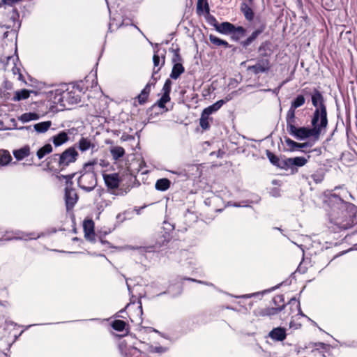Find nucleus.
Returning <instances> with one entry per match:
<instances>
[{"mask_svg":"<svg viewBox=\"0 0 357 357\" xmlns=\"http://www.w3.org/2000/svg\"><path fill=\"white\" fill-rule=\"evenodd\" d=\"M225 103V100L224 99L218 100L213 105L206 107L203 112H204V115L210 116L213 113L217 112L221 107Z\"/></svg>","mask_w":357,"mask_h":357,"instance_id":"25","label":"nucleus"},{"mask_svg":"<svg viewBox=\"0 0 357 357\" xmlns=\"http://www.w3.org/2000/svg\"><path fill=\"white\" fill-rule=\"evenodd\" d=\"M83 229L84 231V237L85 238L91 242H96V236H97L100 241V242L105 245H109V243L107 241H105L102 238L101 235H98L95 234L94 231V222L91 219H86L83 222Z\"/></svg>","mask_w":357,"mask_h":357,"instance_id":"8","label":"nucleus"},{"mask_svg":"<svg viewBox=\"0 0 357 357\" xmlns=\"http://www.w3.org/2000/svg\"><path fill=\"white\" fill-rule=\"evenodd\" d=\"M128 192L127 190L123 191L122 189L119 190V192L117 193L118 195H124Z\"/></svg>","mask_w":357,"mask_h":357,"instance_id":"62","label":"nucleus"},{"mask_svg":"<svg viewBox=\"0 0 357 357\" xmlns=\"http://www.w3.org/2000/svg\"><path fill=\"white\" fill-rule=\"evenodd\" d=\"M75 174H71L68 175H63L62 177L66 180V187L69 186L70 188H72L73 185V181L72 179L75 176Z\"/></svg>","mask_w":357,"mask_h":357,"instance_id":"51","label":"nucleus"},{"mask_svg":"<svg viewBox=\"0 0 357 357\" xmlns=\"http://www.w3.org/2000/svg\"><path fill=\"white\" fill-rule=\"evenodd\" d=\"M7 61L9 62L12 61L14 63L15 59L12 56H8L6 57Z\"/></svg>","mask_w":357,"mask_h":357,"instance_id":"64","label":"nucleus"},{"mask_svg":"<svg viewBox=\"0 0 357 357\" xmlns=\"http://www.w3.org/2000/svg\"><path fill=\"white\" fill-rule=\"evenodd\" d=\"M73 146H75L76 149H78L82 153L91 150L93 153L97 151L96 144L89 137H82Z\"/></svg>","mask_w":357,"mask_h":357,"instance_id":"10","label":"nucleus"},{"mask_svg":"<svg viewBox=\"0 0 357 357\" xmlns=\"http://www.w3.org/2000/svg\"><path fill=\"white\" fill-rule=\"evenodd\" d=\"M289 305H295L296 308H297L298 311V314L302 316V317H307L305 314H303V312H302L301 309V305H300V302L298 301H297L296 299V298H291V300L289 301L288 303Z\"/></svg>","mask_w":357,"mask_h":357,"instance_id":"45","label":"nucleus"},{"mask_svg":"<svg viewBox=\"0 0 357 357\" xmlns=\"http://www.w3.org/2000/svg\"><path fill=\"white\" fill-rule=\"evenodd\" d=\"M266 154L271 164L278 166L280 158L269 150H266Z\"/></svg>","mask_w":357,"mask_h":357,"instance_id":"41","label":"nucleus"},{"mask_svg":"<svg viewBox=\"0 0 357 357\" xmlns=\"http://www.w3.org/2000/svg\"><path fill=\"white\" fill-rule=\"evenodd\" d=\"M236 30L240 32L243 31V29L236 27V25L229 22H223L220 23L216 29V31L218 33L224 35H229L231 33Z\"/></svg>","mask_w":357,"mask_h":357,"instance_id":"15","label":"nucleus"},{"mask_svg":"<svg viewBox=\"0 0 357 357\" xmlns=\"http://www.w3.org/2000/svg\"><path fill=\"white\" fill-rule=\"evenodd\" d=\"M233 206H234V207H241V206L248 207V206H248V205H241V204H239V203H234V204H233Z\"/></svg>","mask_w":357,"mask_h":357,"instance_id":"61","label":"nucleus"},{"mask_svg":"<svg viewBox=\"0 0 357 357\" xmlns=\"http://www.w3.org/2000/svg\"><path fill=\"white\" fill-rule=\"evenodd\" d=\"M12 70H13V74H17L18 73L19 74V79H21L22 75V74L20 73V69L18 68H17L15 66L12 68Z\"/></svg>","mask_w":357,"mask_h":357,"instance_id":"58","label":"nucleus"},{"mask_svg":"<svg viewBox=\"0 0 357 357\" xmlns=\"http://www.w3.org/2000/svg\"><path fill=\"white\" fill-rule=\"evenodd\" d=\"M165 52H166L165 50L163 49L162 50V52L161 53V58H162L161 66L159 67L158 69H153V70L151 77L150 80L147 83V84H149L151 87H154L155 86L158 79L160 78V76H156V75H158V72L160 70L161 67L163 66L164 64H165Z\"/></svg>","mask_w":357,"mask_h":357,"instance_id":"22","label":"nucleus"},{"mask_svg":"<svg viewBox=\"0 0 357 357\" xmlns=\"http://www.w3.org/2000/svg\"><path fill=\"white\" fill-rule=\"evenodd\" d=\"M287 130L288 133L297 140H305L312 137L314 141V135L309 127L296 126V118H286Z\"/></svg>","mask_w":357,"mask_h":357,"instance_id":"4","label":"nucleus"},{"mask_svg":"<svg viewBox=\"0 0 357 357\" xmlns=\"http://www.w3.org/2000/svg\"><path fill=\"white\" fill-rule=\"evenodd\" d=\"M184 280L192 281V282H197V283H199V284H206V285H208V286H213V284L212 283L204 282V281H202V280H198L190 278H185Z\"/></svg>","mask_w":357,"mask_h":357,"instance_id":"54","label":"nucleus"},{"mask_svg":"<svg viewBox=\"0 0 357 357\" xmlns=\"http://www.w3.org/2000/svg\"><path fill=\"white\" fill-rule=\"evenodd\" d=\"M236 27L241 28L243 29V31L239 32L236 30L234 32L231 33L229 35H231V38L232 40L240 43L241 38H242L246 35L247 29L243 26H236Z\"/></svg>","mask_w":357,"mask_h":357,"instance_id":"34","label":"nucleus"},{"mask_svg":"<svg viewBox=\"0 0 357 357\" xmlns=\"http://www.w3.org/2000/svg\"><path fill=\"white\" fill-rule=\"evenodd\" d=\"M73 90H75L76 91L83 92L84 91V88L81 86V84H78L73 86Z\"/></svg>","mask_w":357,"mask_h":357,"instance_id":"57","label":"nucleus"},{"mask_svg":"<svg viewBox=\"0 0 357 357\" xmlns=\"http://www.w3.org/2000/svg\"><path fill=\"white\" fill-rule=\"evenodd\" d=\"M98 165L102 167H108L109 166V162L104 159L98 160Z\"/></svg>","mask_w":357,"mask_h":357,"instance_id":"55","label":"nucleus"},{"mask_svg":"<svg viewBox=\"0 0 357 357\" xmlns=\"http://www.w3.org/2000/svg\"><path fill=\"white\" fill-rule=\"evenodd\" d=\"M270 46L271 42L269 40H265L261 43L260 45L257 47L259 58L268 59V57H270L271 54Z\"/></svg>","mask_w":357,"mask_h":357,"instance_id":"20","label":"nucleus"},{"mask_svg":"<svg viewBox=\"0 0 357 357\" xmlns=\"http://www.w3.org/2000/svg\"><path fill=\"white\" fill-rule=\"evenodd\" d=\"M167 349L166 347L158 346V347H154L152 349V351L158 353V354H162L166 352Z\"/></svg>","mask_w":357,"mask_h":357,"instance_id":"52","label":"nucleus"},{"mask_svg":"<svg viewBox=\"0 0 357 357\" xmlns=\"http://www.w3.org/2000/svg\"><path fill=\"white\" fill-rule=\"evenodd\" d=\"M171 181L166 178H160L156 181L155 188L159 191H165L169 188Z\"/></svg>","mask_w":357,"mask_h":357,"instance_id":"30","label":"nucleus"},{"mask_svg":"<svg viewBox=\"0 0 357 357\" xmlns=\"http://www.w3.org/2000/svg\"><path fill=\"white\" fill-rule=\"evenodd\" d=\"M170 99V96L162 95L161 98L157 101V105L160 108L165 109L166 103L169 102Z\"/></svg>","mask_w":357,"mask_h":357,"instance_id":"46","label":"nucleus"},{"mask_svg":"<svg viewBox=\"0 0 357 357\" xmlns=\"http://www.w3.org/2000/svg\"><path fill=\"white\" fill-rule=\"evenodd\" d=\"M284 142L290 151H294L296 150L311 147L312 146L310 142L298 143L287 137H284Z\"/></svg>","mask_w":357,"mask_h":357,"instance_id":"18","label":"nucleus"},{"mask_svg":"<svg viewBox=\"0 0 357 357\" xmlns=\"http://www.w3.org/2000/svg\"><path fill=\"white\" fill-rule=\"evenodd\" d=\"M22 0H2V3L8 6H13L15 3L21 1Z\"/></svg>","mask_w":357,"mask_h":357,"instance_id":"56","label":"nucleus"},{"mask_svg":"<svg viewBox=\"0 0 357 357\" xmlns=\"http://www.w3.org/2000/svg\"><path fill=\"white\" fill-rule=\"evenodd\" d=\"M30 154V147L28 145L13 151V155L17 160H22Z\"/></svg>","mask_w":357,"mask_h":357,"instance_id":"23","label":"nucleus"},{"mask_svg":"<svg viewBox=\"0 0 357 357\" xmlns=\"http://www.w3.org/2000/svg\"><path fill=\"white\" fill-rule=\"evenodd\" d=\"M273 303L275 305V307H279L282 305L284 304V298L283 295H277L273 297Z\"/></svg>","mask_w":357,"mask_h":357,"instance_id":"48","label":"nucleus"},{"mask_svg":"<svg viewBox=\"0 0 357 357\" xmlns=\"http://www.w3.org/2000/svg\"><path fill=\"white\" fill-rule=\"evenodd\" d=\"M78 197L75 190L69 186L65 188V202L66 210L72 209L77 203Z\"/></svg>","mask_w":357,"mask_h":357,"instance_id":"13","label":"nucleus"},{"mask_svg":"<svg viewBox=\"0 0 357 357\" xmlns=\"http://www.w3.org/2000/svg\"><path fill=\"white\" fill-rule=\"evenodd\" d=\"M52 146L50 144H46L41 148H40L36 152V155L38 159L43 158L46 155L52 152Z\"/></svg>","mask_w":357,"mask_h":357,"instance_id":"33","label":"nucleus"},{"mask_svg":"<svg viewBox=\"0 0 357 357\" xmlns=\"http://www.w3.org/2000/svg\"><path fill=\"white\" fill-rule=\"evenodd\" d=\"M160 50H158V51L155 52H154V54L153 56V66H154V68L153 69H155L156 67H158L160 64Z\"/></svg>","mask_w":357,"mask_h":357,"instance_id":"50","label":"nucleus"},{"mask_svg":"<svg viewBox=\"0 0 357 357\" xmlns=\"http://www.w3.org/2000/svg\"><path fill=\"white\" fill-rule=\"evenodd\" d=\"M31 91L26 89L16 91L14 93L12 100L13 101H21L27 99L30 96Z\"/></svg>","mask_w":357,"mask_h":357,"instance_id":"27","label":"nucleus"},{"mask_svg":"<svg viewBox=\"0 0 357 357\" xmlns=\"http://www.w3.org/2000/svg\"><path fill=\"white\" fill-rule=\"evenodd\" d=\"M59 170L66 169L70 164L77 161L79 153L75 146H70L60 153Z\"/></svg>","mask_w":357,"mask_h":357,"instance_id":"5","label":"nucleus"},{"mask_svg":"<svg viewBox=\"0 0 357 357\" xmlns=\"http://www.w3.org/2000/svg\"><path fill=\"white\" fill-rule=\"evenodd\" d=\"M221 46L224 47L225 48H230L231 45L229 44V43L225 40H222Z\"/></svg>","mask_w":357,"mask_h":357,"instance_id":"59","label":"nucleus"},{"mask_svg":"<svg viewBox=\"0 0 357 357\" xmlns=\"http://www.w3.org/2000/svg\"><path fill=\"white\" fill-rule=\"evenodd\" d=\"M208 38H209L210 42L212 44H213L214 45L218 46V47L221 46L222 39H221L213 34H210Z\"/></svg>","mask_w":357,"mask_h":357,"instance_id":"49","label":"nucleus"},{"mask_svg":"<svg viewBox=\"0 0 357 357\" xmlns=\"http://www.w3.org/2000/svg\"><path fill=\"white\" fill-rule=\"evenodd\" d=\"M67 102L70 105L77 104L80 102L81 97L75 90H69L68 89L62 93L61 98L58 100L59 102Z\"/></svg>","mask_w":357,"mask_h":357,"instance_id":"11","label":"nucleus"},{"mask_svg":"<svg viewBox=\"0 0 357 357\" xmlns=\"http://www.w3.org/2000/svg\"><path fill=\"white\" fill-rule=\"evenodd\" d=\"M103 179L106 186L109 189H116L120 184L119 174L116 173L103 174Z\"/></svg>","mask_w":357,"mask_h":357,"instance_id":"14","label":"nucleus"},{"mask_svg":"<svg viewBox=\"0 0 357 357\" xmlns=\"http://www.w3.org/2000/svg\"><path fill=\"white\" fill-rule=\"evenodd\" d=\"M126 326V323L123 320H114L112 323V327L114 330L117 331H123Z\"/></svg>","mask_w":357,"mask_h":357,"instance_id":"39","label":"nucleus"},{"mask_svg":"<svg viewBox=\"0 0 357 357\" xmlns=\"http://www.w3.org/2000/svg\"><path fill=\"white\" fill-rule=\"evenodd\" d=\"M143 296H144V295H143ZM142 297V295L140 294H139V298H141ZM138 303H139V306H138V308L140 310V313L141 314H142L143 312H142V302L140 301V299H139L138 301Z\"/></svg>","mask_w":357,"mask_h":357,"instance_id":"60","label":"nucleus"},{"mask_svg":"<svg viewBox=\"0 0 357 357\" xmlns=\"http://www.w3.org/2000/svg\"><path fill=\"white\" fill-rule=\"evenodd\" d=\"M51 126L52 122L50 121H46L36 123L33 125V127L31 126H22L18 128L17 129L20 130H26L31 132L36 131L38 133H45L49 130Z\"/></svg>","mask_w":357,"mask_h":357,"instance_id":"12","label":"nucleus"},{"mask_svg":"<svg viewBox=\"0 0 357 357\" xmlns=\"http://www.w3.org/2000/svg\"><path fill=\"white\" fill-rule=\"evenodd\" d=\"M312 91L308 88L302 90L303 93L298 94L291 102V105L287 112L286 118H296V109L305 103V95L310 96V93Z\"/></svg>","mask_w":357,"mask_h":357,"instance_id":"7","label":"nucleus"},{"mask_svg":"<svg viewBox=\"0 0 357 357\" xmlns=\"http://www.w3.org/2000/svg\"><path fill=\"white\" fill-rule=\"evenodd\" d=\"M12 234H13L14 240H31V239H38L43 234H36L35 232H29L26 233L20 230L12 231Z\"/></svg>","mask_w":357,"mask_h":357,"instance_id":"17","label":"nucleus"},{"mask_svg":"<svg viewBox=\"0 0 357 357\" xmlns=\"http://www.w3.org/2000/svg\"><path fill=\"white\" fill-rule=\"evenodd\" d=\"M40 115L36 112H26L19 116L18 119L22 123H27L31 121H36L39 119Z\"/></svg>","mask_w":357,"mask_h":357,"instance_id":"31","label":"nucleus"},{"mask_svg":"<svg viewBox=\"0 0 357 357\" xmlns=\"http://www.w3.org/2000/svg\"><path fill=\"white\" fill-rule=\"evenodd\" d=\"M14 240L13 234H12V231H6L5 235L0 238V241H12Z\"/></svg>","mask_w":357,"mask_h":357,"instance_id":"53","label":"nucleus"},{"mask_svg":"<svg viewBox=\"0 0 357 357\" xmlns=\"http://www.w3.org/2000/svg\"><path fill=\"white\" fill-rule=\"evenodd\" d=\"M151 89V86L146 84L141 93L137 96V99L140 105H143L147 101Z\"/></svg>","mask_w":357,"mask_h":357,"instance_id":"26","label":"nucleus"},{"mask_svg":"<svg viewBox=\"0 0 357 357\" xmlns=\"http://www.w3.org/2000/svg\"><path fill=\"white\" fill-rule=\"evenodd\" d=\"M126 285H127L128 290L129 293L131 294L132 288H131L130 285L128 283V279H126Z\"/></svg>","mask_w":357,"mask_h":357,"instance_id":"63","label":"nucleus"},{"mask_svg":"<svg viewBox=\"0 0 357 357\" xmlns=\"http://www.w3.org/2000/svg\"><path fill=\"white\" fill-rule=\"evenodd\" d=\"M69 140L68 133L62 130L52 137L54 145L57 147L63 145Z\"/></svg>","mask_w":357,"mask_h":357,"instance_id":"21","label":"nucleus"},{"mask_svg":"<svg viewBox=\"0 0 357 357\" xmlns=\"http://www.w3.org/2000/svg\"><path fill=\"white\" fill-rule=\"evenodd\" d=\"M169 52L173 53V56L172 58V63L173 65L174 63H178L182 64L183 59L181 56L180 55V49L178 47H176V48L171 47L169 49Z\"/></svg>","mask_w":357,"mask_h":357,"instance_id":"36","label":"nucleus"},{"mask_svg":"<svg viewBox=\"0 0 357 357\" xmlns=\"http://www.w3.org/2000/svg\"><path fill=\"white\" fill-rule=\"evenodd\" d=\"M251 5L249 2H242L240 7L241 12L243 14L245 19L249 22H252L255 18V13L251 8Z\"/></svg>","mask_w":357,"mask_h":357,"instance_id":"19","label":"nucleus"},{"mask_svg":"<svg viewBox=\"0 0 357 357\" xmlns=\"http://www.w3.org/2000/svg\"><path fill=\"white\" fill-rule=\"evenodd\" d=\"M209 11L210 7L208 0H197V13L198 15H201L204 12L208 13Z\"/></svg>","mask_w":357,"mask_h":357,"instance_id":"32","label":"nucleus"},{"mask_svg":"<svg viewBox=\"0 0 357 357\" xmlns=\"http://www.w3.org/2000/svg\"><path fill=\"white\" fill-rule=\"evenodd\" d=\"M98 165V159L90 160L83 165L82 174L79 177L77 183L80 188L86 192L92 191L96 184V176L93 172V167Z\"/></svg>","mask_w":357,"mask_h":357,"instance_id":"3","label":"nucleus"},{"mask_svg":"<svg viewBox=\"0 0 357 357\" xmlns=\"http://www.w3.org/2000/svg\"><path fill=\"white\" fill-rule=\"evenodd\" d=\"M311 102L314 110L310 116V130L314 135V141H318L320 136L326 132L328 125V112L326 100L321 91L313 88L310 93Z\"/></svg>","mask_w":357,"mask_h":357,"instance_id":"1","label":"nucleus"},{"mask_svg":"<svg viewBox=\"0 0 357 357\" xmlns=\"http://www.w3.org/2000/svg\"><path fill=\"white\" fill-rule=\"evenodd\" d=\"M172 81L170 80V79H167L165 82V84L163 85V87H162V95H166L167 96H170V93H171V90H172Z\"/></svg>","mask_w":357,"mask_h":357,"instance_id":"43","label":"nucleus"},{"mask_svg":"<svg viewBox=\"0 0 357 357\" xmlns=\"http://www.w3.org/2000/svg\"><path fill=\"white\" fill-rule=\"evenodd\" d=\"M285 306H286L285 304H283L279 307H268L265 310V314L268 316L277 314L280 311H282L284 308Z\"/></svg>","mask_w":357,"mask_h":357,"instance_id":"40","label":"nucleus"},{"mask_svg":"<svg viewBox=\"0 0 357 357\" xmlns=\"http://www.w3.org/2000/svg\"><path fill=\"white\" fill-rule=\"evenodd\" d=\"M185 71L183 64L174 63L172 66V72L170 73V78L177 79L181 74Z\"/></svg>","mask_w":357,"mask_h":357,"instance_id":"29","label":"nucleus"},{"mask_svg":"<svg viewBox=\"0 0 357 357\" xmlns=\"http://www.w3.org/2000/svg\"><path fill=\"white\" fill-rule=\"evenodd\" d=\"M111 155L114 160H118L125 155V150L121 146H114L110 149Z\"/></svg>","mask_w":357,"mask_h":357,"instance_id":"35","label":"nucleus"},{"mask_svg":"<svg viewBox=\"0 0 357 357\" xmlns=\"http://www.w3.org/2000/svg\"><path fill=\"white\" fill-rule=\"evenodd\" d=\"M290 158H285L284 160H280L278 162V167L287 170L288 169H291V162H289Z\"/></svg>","mask_w":357,"mask_h":357,"instance_id":"44","label":"nucleus"},{"mask_svg":"<svg viewBox=\"0 0 357 357\" xmlns=\"http://www.w3.org/2000/svg\"><path fill=\"white\" fill-rule=\"evenodd\" d=\"M330 202H336L340 205L342 216L335 217L332 214L331 223L340 230H346L351 228L354 224L353 218L355 213V206L351 203L344 202L339 195L333 193L329 197Z\"/></svg>","mask_w":357,"mask_h":357,"instance_id":"2","label":"nucleus"},{"mask_svg":"<svg viewBox=\"0 0 357 357\" xmlns=\"http://www.w3.org/2000/svg\"><path fill=\"white\" fill-rule=\"evenodd\" d=\"M206 20L207 22L211 26H213L215 28V29L216 30V29L220 23L218 22V20L213 15L210 14V11L208 13H206Z\"/></svg>","mask_w":357,"mask_h":357,"instance_id":"42","label":"nucleus"},{"mask_svg":"<svg viewBox=\"0 0 357 357\" xmlns=\"http://www.w3.org/2000/svg\"><path fill=\"white\" fill-rule=\"evenodd\" d=\"M268 336L274 341L282 342L286 339V329L280 326L274 328L269 332Z\"/></svg>","mask_w":357,"mask_h":357,"instance_id":"16","label":"nucleus"},{"mask_svg":"<svg viewBox=\"0 0 357 357\" xmlns=\"http://www.w3.org/2000/svg\"><path fill=\"white\" fill-rule=\"evenodd\" d=\"M271 65L269 59L259 58L255 65L249 66L248 71L257 75L261 73H267L271 69Z\"/></svg>","mask_w":357,"mask_h":357,"instance_id":"9","label":"nucleus"},{"mask_svg":"<svg viewBox=\"0 0 357 357\" xmlns=\"http://www.w3.org/2000/svg\"><path fill=\"white\" fill-rule=\"evenodd\" d=\"M308 158H310V155L307 156V158L298 156L290 158L289 162H291L292 172H294L295 167H301L304 166L307 162Z\"/></svg>","mask_w":357,"mask_h":357,"instance_id":"24","label":"nucleus"},{"mask_svg":"<svg viewBox=\"0 0 357 357\" xmlns=\"http://www.w3.org/2000/svg\"><path fill=\"white\" fill-rule=\"evenodd\" d=\"M324 178V174L322 172H316L311 175V178L316 183H320L322 182Z\"/></svg>","mask_w":357,"mask_h":357,"instance_id":"47","label":"nucleus"},{"mask_svg":"<svg viewBox=\"0 0 357 357\" xmlns=\"http://www.w3.org/2000/svg\"><path fill=\"white\" fill-rule=\"evenodd\" d=\"M208 119H209V116L204 115V112L202 111L201 117L199 119V126L204 130H208L210 128Z\"/></svg>","mask_w":357,"mask_h":357,"instance_id":"38","label":"nucleus"},{"mask_svg":"<svg viewBox=\"0 0 357 357\" xmlns=\"http://www.w3.org/2000/svg\"><path fill=\"white\" fill-rule=\"evenodd\" d=\"M61 158L60 153H55L50 157H48L46 160L47 161V167L50 169H53L55 167V165L57 167V169H59V158Z\"/></svg>","mask_w":357,"mask_h":357,"instance_id":"28","label":"nucleus"},{"mask_svg":"<svg viewBox=\"0 0 357 357\" xmlns=\"http://www.w3.org/2000/svg\"><path fill=\"white\" fill-rule=\"evenodd\" d=\"M266 28V24H261L257 28L254 29L245 39L240 41V46L248 52H251L253 50L251 47L259 36L265 31Z\"/></svg>","mask_w":357,"mask_h":357,"instance_id":"6","label":"nucleus"},{"mask_svg":"<svg viewBox=\"0 0 357 357\" xmlns=\"http://www.w3.org/2000/svg\"><path fill=\"white\" fill-rule=\"evenodd\" d=\"M12 160L10 153L6 150L0 151V165H7Z\"/></svg>","mask_w":357,"mask_h":357,"instance_id":"37","label":"nucleus"}]
</instances>
